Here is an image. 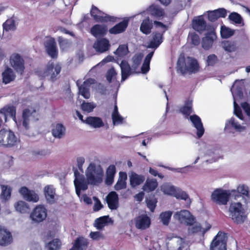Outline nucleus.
Segmentation results:
<instances>
[{
    "label": "nucleus",
    "mask_w": 250,
    "mask_h": 250,
    "mask_svg": "<svg viewBox=\"0 0 250 250\" xmlns=\"http://www.w3.org/2000/svg\"><path fill=\"white\" fill-rule=\"evenodd\" d=\"M107 31L106 26L102 25L96 24L91 29V34L95 37L104 36Z\"/></svg>",
    "instance_id": "obj_34"
},
{
    "label": "nucleus",
    "mask_w": 250,
    "mask_h": 250,
    "mask_svg": "<svg viewBox=\"0 0 250 250\" xmlns=\"http://www.w3.org/2000/svg\"><path fill=\"white\" fill-rule=\"evenodd\" d=\"M208 13V19L211 21H214L220 18H225L227 16V11L224 8L209 11Z\"/></svg>",
    "instance_id": "obj_23"
},
{
    "label": "nucleus",
    "mask_w": 250,
    "mask_h": 250,
    "mask_svg": "<svg viewBox=\"0 0 250 250\" xmlns=\"http://www.w3.org/2000/svg\"><path fill=\"white\" fill-rule=\"evenodd\" d=\"M215 38V35L213 31H211L206 34L203 38L202 46L205 49H209L212 44L213 40Z\"/></svg>",
    "instance_id": "obj_33"
},
{
    "label": "nucleus",
    "mask_w": 250,
    "mask_h": 250,
    "mask_svg": "<svg viewBox=\"0 0 250 250\" xmlns=\"http://www.w3.org/2000/svg\"><path fill=\"white\" fill-rule=\"evenodd\" d=\"M153 27V23L149 17L144 19L140 25V30L144 34L148 35L151 33Z\"/></svg>",
    "instance_id": "obj_32"
},
{
    "label": "nucleus",
    "mask_w": 250,
    "mask_h": 250,
    "mask_svg": "<svg viewBox=\"0 0 250 250\" xmlns=\"http://www.w3.org/2000/svg\"><path fill=\"white\" fill-rule=\"evenodd\" d=\"M148 11L152 17L158 19H162L164 15V10L158 5H152L148 8Z\"/></svg>",
    "instance_id": "obj_24"
},
{
    "label": "nucleus",
    "mask_w": 250,
    "mask_h": 250,
    "mask_svg": "<svg viewBox=\"0 0 250 250\" xmlns=\"http://www.w3.org/2000/svg\"><path fill=\"white\" fill-rule=\"evenodd\" d=\"M109 46V41L107 39L103 38L95 42L93 44V48L97 52L102 53L108 50Z\"/></svg>",
    "instance_id": "obj_21"
},
{
    "label": "nucleus",
    "mask_w": 250,
    "mask_h": 250,
    "mask_svg": "<svg viewBox=\"0 0 250 250\" xmlns=\"http://www.w3.org/2000/svg\"><path fill=\"white\" fill-rule=\"evenodd\" d=\"M161 191L165 194L173 196L175 193L176 188L170 183H164L161 187Z\"/></svg>",
    "instance_id": "obj_44"
},
{
    "label": "nucleus",
    "mask_w": 250,
    "mask_h": 250,
    "mask_svg": "<svg viewBox=\"0 0 250 250\" xmlns=\"http://www.w3.org/2000/svg\"><path fill=\"white\" fill-rule=\"evenodd\" d=\"M243 87V82L241 81H236L231 88V91L234 98V102L235 101L236 97L241 98L243 95L242 88Z\"/></svg>",
    "instance_id": "obj_26"
},
{
    "label": "nucleus",
    "mask_w": 250,
    "mask_h": 250,
    "mask_svg": "<svg viewBox=\"0 0 250 250\" xmlns=\"http://www.w3.org/2000/svg\"><path fill=\"white\" fill-rule=\"evenodd\" d=\"M178 70L181 73L192 74L198 72L200 69V66L196 60L188 57L184 59L180 57L177 62Z\"/></svg>",
    "instance_id": "obj_4"
},
{
    "label": "nucleus",
    "mask_w": 250,
    "mask_h": 250,
    "mask_svg": "<svg viewBox=\"0 0 250 250\" xmlns=\"http://www.w3.org/2000/svg\"><path fill=\"white\" fill-rule=\"evenodd\" d=\"M95 106L92 103L83 102L81 105L82 109L87 112H90L93 111Z\"/></svg>",
    "instance_id": "obj_62"
},
{
    "label": "nucleus",
    "mask_w": 250,
    "mask_h": 250,
    "mask_svg": "<svg viewBox=\"0 0 250 250\" xmlns=\"http://www.w3.org/2000/svg\"><path fill=\"white\" fill-rule=\"evenodd\" d=\"M47 216V209L45 206L39 205L32 210L30 218L33 222L39 223L45 220Z\"/></svg>",
    "instance_id": "obj_8"
},
{
    "label": "nucleus",
    "mask_w": 250,
    "mask_h": 250,
    "mask_svg": "<svg viewBox=\"0 0 250 250\" xmlns=\"http://www.w3.org/2000/svg\"><path fill=\"white\" fill-rule=\"evenodd\" d=\"M91 15L97 22H105L113 20V18L99 10L96 7L92 6Z\"/></svg>",
    "instance_id": "obj_16"
},
{
    "label": "nucleus",
    "mask_w": 250,
    "mask_h": 250,
    "mask_svg": "<svg viewBox=\"0 0 250 250\" xmlns=\"http://www.w3.org/2000/svg\"><path fill=\"white\" fill-rule=\"evenodd\" d=\"M170 244H176V247H174V248L177 250H187L188 247V243L185 239L179 237H174L172 238Z\"/></svg>",
    "instance_id": "obj_25"
},
{
    "label": "nucleus",
    "mask_w": 250,
    "mask_h": 250,
    "mask_svg": "<svg viewBox=\"0 0 250 250\" xmlns=\"http://www.w3.org/2000/svg\"><path fill=\"white\" fill-rule=\"evenodd\" d=\"M129 177L130 185L132 187H135L140 185L145 179L144 176L138 175L133 171L129 173Z\"/></svg>",
    "instance_id": "obj_30"
},
{
    "label": "nucleus",
    "mask_w": 250,
    "mask_h": 250,
    "mask_svg": "<svg viewBox=\"0 0 250 250\" xmlns=\"http://www.w3.org/2000/svg\"><path fill=\"white\" fill-rule=\"evenodd\" d=\"M143 55L142 54H139L135 55L132 58V70H133L134 72H136V69L138 67V66L140 65L142 58Z\"/></svg>",
    "instance_id": "obj_55"
},
{
    "label": "nucleus",
    "mask_w": 250,
    "mask_h": 250,
    "mask_svg": "<svg viewBox=\"0 0 250 250\" xmlns=\"http://www.w3.org/2000/svg\"><path fill=\"white\" fill-rule=\"evenodd\" d=\"M127 175L125 172H120L119 178L117 183L114 186V188L117 190H119L126 188Z\"/></svg>",
    "instance_id": "obj_38"
},
{
    "label": "nucleus",
    "mask_w": 250,
    "mask_h": 250,
    "mask_svg": "<svg viewBox=\"0 0 250 250\" xmlns=\"http://www.w3.org/2000/svg\"><path fill=\"white\" fill-rule=\"evenodd\" d=\"M93 82L92 79L87 80L84 82L83 84L79 87V93L85 99H88L90 97L89 86L91 83Z\"/></svg>",
    "instance_id": "obj_31"
},
{
    "label": "nucleus",
    "mask_w": 250,
    "mask_h": 250,
    "mask_svg": "<svg viewBox=\"0 0 250 250\" xmlns=\"http://www.w3.org/2000/svg\"><path fill=\"white\" fill-rule=\"evenodd\" d=\"M233 106L234 114L237 118L231 117L227 121L226 125H231L237 132H244L247 129V124L244 120L241 110L235 101L233 102Z\"/></svg>",
    "instance_id": "obj_3"
},
{
    "label": "nucleus",
    "mask_w": 250,
    "mask_h": 250,
    "mask_svg": "<svg viewBox=\"0 0 250 250\" xmlns=\"http://www.w3.org/2000/svg\"><path fill=\"white\" fill-rule=\"evenodd\" d=\"M189 39L191 40V43L194 45H197L200 43L199 36L195 33H191L189 35Z\"/></svg>",
    "instance_id": "obj_64"
},
{
    "label": "nucleus",
    "mask_w": 250,
    "mask_h": 250,
    "mask_svg": "<svg viewBox=\"0 0 250 250\" xmlns=\"http://www.w3.org/2000/svg\"><path fill=\"white\" fill-rule=\"evenodd\" d=\"M2 82L5 84L9 83L15 78V75L13 70L9 67L6 68L2 73Z\"/></svg>",
    "instance_id": "obj_39"
},
{
    "label": "nucleus",
    "mask_w": 250,
    "mask_h": 250,
    "mask_svg": "<svg viewBox=\"0 0 250 250\" xmlns=\"http://www.w3.org/2000/svg\"><path fill=\"white\" fill-rule=\"evenodd\" d=\"M236 193L234 195H232L234 198L235 195H240L242 197L250 198V190L249 187L245 184H241L238 185L236 189H235Z\"/></svg>",
    "instance_id": "obj_27"
},
{
    "label": "nucleus",
    "mask_w": 250,
    "mask_h": 250,
    "mask_svg": "<svg viewBox=\"0 0 250 250\" xmlns=\"http://www.w3.org/2000/svg\"><path fill=\"white\" fill-rule=\"evenodd\" d=\"M162 34L161 33H155L152 39L148 45V47L157 48L162 42Z\"/></svg>",
    "instance_id": "obj_47"
},
{
    "label": "nucleus",
    "mask_w": 250,
    "mask_h": 250,
    "mask_svg": "<svg viewBox=\"0 0 250 250\" xmlns=\"http://www.w3.org/2000/svg\"><path fill=\"white\" fill-rule=\"evenodd\" d=\"M158 186V183L156 180H147L143 187L144 190L149 192L154 190Z\"/></svg>",
    "instance_id": "obj_52"
},
{
    "label": "nucleus",
    "mask_w": 250,
    "mask_h": 250,
    "mask_svg": "<svg viewBox=\"0 0 250 250\" xmlns=\"http://www.w3.org/2000/svg\"><path fill=\"white\" fill-rule=\"evenodd\" d=\"M110 218L107 216H104L97 218L94 222V226L98 229H102L108 224Z\"/></svg>",
    "instance_id": "obj_46"
},
{
    "label": "nucleus",
    "mask_w": 250,
    "mask_h": 250,
    "mask_svg": "<svg viewBox=\"0 0 250 250\" xmlns=\"http://www.w3.org/2000/svg\"><path fill=\"white\" fill-rule=\"evenodd\" d=\"M157 202V199L155 197H152L147 200V206L151 211L153 212L154 210Z\"/></svg>",
    "instance_id": "obj_61"
},
{
    "label": "nucleus",
    "mask_w": 250,
    "mask_h": 250,
    "mask_svg": "<svg viewBox=\"0 0 250 250\" xmlns=\"http://www.w3.org/2000/svg\"><path fill=\"white\" fill-rule=\"evenodd\" d=\"M227 234L219 231L212 240L210 250H226Z\"/></svg>",
    "instance_id": "obj_9"
},
{
    "label": "nucleus",
    "mask_w": 250,
    "mask_h": 250,
    "mask_svg": "<svg viewBox=\"0 0 250 250\" xmlns=\"http://www.w3.org/2000/svg\"><path fill=\"white\" fill-rule=\"evenodd\" d=\"M84 177L77 170L74 171V181L76 194L79 196L81 190L87 188L88 185H98L103 181L104 171L102 167L94 162H90L85 170Z\"/></svg>",
    "instance_id": "obj_1"
},
{
    "label": "nucleus",
    "mask_w": 250,
    "mask_h": 250,
    "mask_svg": "<svg viewBox=\"0 0 250 250\" xmlns=\"http://www.w3.org/2000/svg\"><path fill=\"white\" fill-rule=\"evenodd\" d=\"M134 223L137 229L145 230L149 228L151 224V220L147 214H144L135 218Z\"/></svg>",
    "instance_id": "obj_11"
},
{
    "label": "nucleus",
    "mask_w": 250,
    "mask_h": 250,
    "mask_svg": "<svg viewBox=\"0 0 250 250\" xmlns=\"http://www.w3.org/2000/svg\"><path fill=\"white\" fill-rule=\"evenodd\" d=\"M191 107V101H188L185 105L181 108L180 112L185 115H189L192 111Z\"/></svg>",
    "instance_id": "obj_57"
},
{
    "label": "nucleus",
    "mask_w": 250,
    "mask_h": 250,
    "mask_svg": "<svg viewBox=\"0 0 250 250\" xmlns=\"http://www.w3.org/2000/svg\"><path fill=\"white\" fill-rule=\"evenodd\" d=\"M17 24L13 19H8L3 24V31L6 32L14 31L16 28Z\"/></svg>",
    "instance_id": "obj_50"
},
{
    "label": "nucleus",
    "mask_w": 250,
    "mask_h": 250,
    "mask_svg": "<svg viewBox=\"0 0 250 250\" xmlns=\"http://www.w3.org/2000/svg\"><path fill=\"white\" fill-rule=\"evenodd\" d=\"M43 191L47 202L50 204L55 203L57 200V197L53 187L51 186H47L44 187Z\"/></svg>",
    "instance_id": "obj_20"
},
{
    "label": "nucleus",
    "mask_w": 250,
    "mask_h": 250,
    "mask_svg": "<svg viewBox=\"0 0 250 250\" xmlns=\"http://www.w3.org/2000/svg\"><path fill=\"white\" fill-rule=\"evenodd\" d=\"M15 210L21 213H26L29 210V206L28 203L23 201H19L14 205Z\"/></svg>",
    "instance_id": "obj_41"
},
{
    "label": "nucleus",
    "mask_w": 250,
    "mask_h": 250,
    "mask_svg": "<svg viewBox=\"0 0 250 250\" xmlns=\"http://www.w3.org/2000/svg\"><path fill=\"white\" fill-rule=\"evenodd\" d=\"M106 201L109 208L116 209L119 206L118 195L115 191L110 192L106 196Z\"/></svg>",
    "instance_id": "obj_22"
},
{
    "label": "nucleus",
    "mask_w": 250,
    "mask_h": 250,
    "mask_svg": "<svg viewBox=\"0 0 250 250\" xmlns=\"http://www.w3.org/2000/svg\"><path fill=\"white\" fill-rule=\"evenodd\" d=\"M87 245V240L83 237L78 238L70 250H83Z\"/></svg>",
    "instance_id": "obj_45"
},
{
    "label": "nucleus",
    "mask_w": 250,
    "mask_h": 250,
    "mask_svg": "<svg viewBox=\"0 0 250 250\" xmlns=\"http://www.w3.org/2000/svg\"><path fill=\"white\" fill-rule=\"evenodd\" d=\"M61 69L59 63L49 62L44 69L38 72V75L41 78H47L51 82H54L59 78Z\"/></svg>",
    "instance_id": "obj_5"
},
{
    "label": "nucleus",
    "mask_w": 250,
    "mask_h": 250,
    "mask_svg": "<svg viewBox=\"0 0 250 250\" xmlns=\"http://www.w3.org/2000/svg\"><path fill=\"white\" fill-rule=\"evenodd\" d=\"M128 53V47L127 45L123 44L119 46L115 53L119 57L126 55Z\"/></svg>",
    "instance_id": "obj_58"
},
{
    "label": "nucleus",
    "mask_w": 250,
    "mask_h": 250,
    "mask_svg": "<svg viewBox=\"0 0 250 250\" xmlns=\"http://www.w3.org/2000/svg\"><path fill=\"white\" fill-rule=\"evenodd\" d=\"M192 27L195 30L202 32L206 29V22L202 17H196L193 20Z\"/></svg>",
    "instance_id": "obj_29"
},
{
    "label": "nucleus",
    "mask_w": 250,
    "mask_h": 250,
    "mask_svg": "<svg viewBox=\"0 0 250 250\" xmlns=\"http://www.w3.org/2000/svg\"><path fill=\"white\" fill-rule=\"evenodd\" d=\"M112 119L114 125H118L122 124L123 122L124 118L118 112L116 104L114 106V111L112 114Z\"/></svg>",
    "instance_id": "obj_48"
},
{
    "label": "nucleus",
    "mask_w": 250,
    "mask_h": 250,
    "mask_svg": "<svg viewBox=\"0 0 250 250\" xmlns=\"http://www.w3.org/2000/svg\"><path fill=\"white\" fill-rule=\"evenodd\" d=\"M191 223L192 224H188V225L189 227L188 232L189 235L201 233L202 235H204L210 228V225H208L206 228L203 227L200 223L196 221V218H194V221Z\"/></svg>",
    "instance_id": "obj_14"
},
{
    "label": "nucleus",
    "mask_w": 250,
    "mask_h": 250,
    "mask_svg": "<svg viewBox=\"0 0 250 250\" xmlns=\"http://www.w3.org/2000/svg\"><path fill=\"white\" fill-rule=\"evenodd\" d=\"M61 242L58 239H54L45 245L46 250H59L61 247Z\"/></svg>",
    "instance_id": "obj_49"
},
{
    "label": "nucleus",
    "mask_w": 250,
    "mask_h": 250,
    "mask_svg": "<svg viewBox=\"0 0 250 250\" xmlns=\"http://www.w3.org/2000/svg\"><path fill=\"white\" fill-rule=\"evenodd\" d=\"M44 45L47 54L52 58H56L58 50L55 40L53 38L47 39L45 42Z\"/></svg>",
    "instance_id": "obj_18"
},
{
    "label": "nucleus",
    "mask_w": 250,
    "mask_h": 250,
    "mask_svg": "<svg viewBox=\"0 0 250 250\" xmlns=\"http://www.w3.org/2000/svg\"><path fill=\"white\" fill-rule=\"evenodd\" d=\"M230 20L234 22L235 23L240 24L242 21V19L241 16L237 13L233 12L229 15Z\"/></svg>",
    "instance_id": "obj_60"
},
{
    "label": "nucleus",
    "mask_w": 250,
    "mask_h": 250,
    "mask_svg": "<svg viewBox=\"0 0 250 250\" xmlns=\"http://www.w3.org/2000/svg\"><path fill=\"white\" fill-rule=\"evenodd\" d=\"M36 113L35 110H30L29 109H25L23 111L22 114L23 122L22 125L25 128H28V125L29 121L31 120L34 117V115Z\"/></svg>",
    "instance_id": "obj_43"
},
{
    "label": "nucleus",
    "mask_w": 250,
    "mask_h": 250,
    "mask_svg": "<svg viewBox=\"0 0 250 250\" xmlns=\"http://www.w3.org/2000/svg\"><path fill=\"white\" fill-rule=\"evenodd\" d=\"M222 47L225 51L229 53L234 52L238 49L236 42L232 41L222 42Z\"/></svg>",
    "instance_id": "obj_35"
},
{
    "label": "nucleus",
    "mask_w": 250,
    "mask_h": 250,
    "mask_svg": "<svg viewBox=\"0 0 250 250\" xmlns=\"http://www.w3.org/2000/svg\"><path fill=\"white\" fill-rule=\"evenodd\" d=\"M117 73L114 68L109 69L106 73V79L109 83L114 82L116 81Z\"/></svg>",
    "instance_id": "obj_56"
},
{
    "label": "nucleus",
    "mask_w": 250,
    "mask_h": 250,
    "mask_svg": "<svg viewBox=\"0 0 250 250\" xmlns=\"http://www.w3.org/2000/svg\"><path fill=\"white\" fill-rule=\"evenodd\" d=\"M235 193V189L226 190L217 188L212 192L211 200L213 203L218 205H226L230 197Z\"/></svg>",
    "instance_id": "obj_6"
},
{
    "label": "nucleus",
    "mask_w": 250,
    "mask_h": 250,
    "mask_svg": "<svg viewBox=\"0 0 250 250\" xmlns=\"http://www.w3.org/2000/svg\"><path fill=\"white\" fill-rule=\"evenodd\" d=\"M189 119L197 130L198 137H201L205 130L200 118L196 115H193L189 117Z\"/></svg>",
    "instance_id": "obj_19"
},
{
    "label": "nucleus",
    "mask_w": 250,
    "mask_h": 250,
    "mask_svg": "<svg viewBox=\"0 0 250 250\" xmlns=\"http://www.w3.org/2000/svg\"><path fill=\"white\" fill-rule=\"evenodd\" d=\"M128 20H125L118 24L115 25L114 27L110 28L109 32L110 34H117L125 31L128 25Z\"/></svg>",
    "instance_id": "obj_28"
},
{
    "label": "nucleus",
    "mask_w": 250,
    "mask_h": 250,
    "mask_svg": "<svg viewBox=\"0 0 250 250\" xmlns=\"http://www.w3.org/2000/svg\"><path fill=\"white\" fill-rule=\"evenodd\" d=\"M19 192L23 198L28 202L37 203L39 200L38 193L33 190H29L25 187H21Z\"/></svg>",
    "instance_id": "obj_13"
},
{
    "label": "nucleus",
    "mask_w": 250,
    "mask_h": 250,
    "mask_svg": "<svg viewBox=\"0 0 250 250\" xmlns=\"http://www.w3.org/2000/svg\"><path fill=\"white\" fill-rule=\"evenodd\" d=\"M13 242L11 233L6 228L0 226V246H7Z\"/></svg>",
    "instance_id": "obj_15"
},
{
    "label": "nucleus",
    "mask_w": 250,
    "mask_h": 250,
    "mask_svg": "<svg viewBox=\"0 0 250 250\" xmlns=\"http://www.w3.org/2000/svg\"><path fill=\"white\" fill-rule=\"evenodd\" d=\"M173 196L175 197L177 199H178L184 200L185 201H190L188 195L186 192L183 191H178L176 189Z\"/></svg>",
    "instance_id": "obj_59"
},
{
    "label": "nucleus",
    "mask_w": 250,
    "mask_h": 250,
    "mask_svg": "<svg viewBox=\"0 0 250 250\" xmlns=\"http://www.w3.org/2000/svg\"><path fill=\"white\" fill-rule=\"evenodd\" d=\"M18 142V138L13 132L0 130V146H12L16 145Z\"/></svg>",
    "instance_id": "obj_7"
},
{
    "label": "nucleus",
    "mask_w": 250,
    "mask_h": 250,
    "mask_svg": "<svg viewBox=\"0 0 250 250\" xmlns=\"http://www.w3.org/2000/svg\"><path fill=\"white\" fill-rule=\"evenodd\" d=\"M218 61L217 56L214 54H211L208 56L207 59V63L208 65L213 66Z\"/></svg>",
    "instance_id": "obj_63"
},
{
    "label": "nucleus",
    "mask_w": 250,
    "mask_h": 250,
    "mask_svg": "<svg viewBox=\"0 0 250 250\" xmlns=\"http://www.w3.org/2000/svg\"><path fill=\"white\" fill-rule=\"evenodd\" d=\"M172 214V211L169 210L163 212L160 214L159 218L163 225H167L168 224Z\"/></svg>",
    "instance_id": "obj_54"
},
{
    "label": "nucleus",
    "mask_w": 250,
    "mask_h": 250,
    "mask_svg": "<svg viewBox=\"0 0 250 250\" xmlns=\"http://www.w3.org/2000/svg\"><path fill=\"white\" fill-rule=\"evenodd\" d=\"M247 199L240 195H235L229 206L228 213L229 217L237 224L243 223L247 218L248 209Z\"/></svg>",
    "instance_id": "obj_2"
},
{
    "label": "nucleus",
    "mask_w": 250,
    "mask_h": 250,
    "mask_svg": "<svg viewBox=\"0 0 250 250\" xmlns=\"http://www.w3.org/2000/svg\"><path fill=\"white\" fill-rule=\"evenodd\" d=\"M174 218L181 224L187 226L192 224L195 218L188 210H181L175 213Z\"/></svg>",
    "instance_id": "obj_10"
},
{
    "label": "nucleus",
    "mask_w": 250,
    "mask_h": 250,
    "mask_svg": "<svg viewBox=\"0 0 250 250\" xmlns=\"http://www.w3.org/2000/svg\"><path fill=\"white\" fill-rule=\"evenodd\" d=\"M122 81H124L131 74V69L127 62L122 61L120 64Z\"/></svg>",
    "instance_id": "obj_37"
},
{
    "label": "nucleus",
    "mask_w": 250,
    "mask_h": 250,
    "mask_svg": "<svg viewBox=\"0 0 250 250\" xmlns=\"http://www.w3.org/2000/svg\"><path fill=\"white\" fill-rule=\"evenodd\" d=\"M65 131V127L62 124H58L53 127L52 133L54 137L60 139L64 135Z\"/></svg>",
    "instance_id": "obj_42"
},
{
    "label": "nucleus",
    "mask_w": 250,
    "mask_h": 250,
    "mask_svg": "<svg viewBox=\"0 0 250 250\" xmlns=\"http://www.w3.org/2000/svg\"><path fill=\"white\" fill-rule=\"evenodd\" d=\"M11 66L18 72L22 73L24 69L23 58L18 54H12L10 58Z\"/></svg>",
    "instance_id": "obj_12"
},
{
    "label": "nucleus",
    "mask_w": 250,
    "mask_h": 250,
    "mask_svg": "<svg viewBox=\"0 0 250 250\" xmlns=\"http://www.w3.org/2000/svg\"><path fill=\"white\" fill-rule=\"evenodd\" d=\"M1 189L0 199L5 201L9 199L11 193V188L8 186L1 185Z\"/></svg>",
    "instance_id": "obj_51"
},
{
    "label": "nucleus",
    "mask_w": 250,
    "mask_h": 250,
    "mask_svg": "<svg viewBox=\"0 0 250 250\" xmlns=\"http://www.w3.org/2000/svg\"><path fill=\"white\" fill-rule=\"evenodd\" d=\"M204 153L206 157V162L211 163L217 161L219 158L217 150L204 146L200 149V154Z\"/></svg>",
    "instance_id": "obj_17"
},
{
    "label": "nucleus",
    "mask_w": 250,
    "mask_h": 250,
    "mask_svg": "<svg viewBox=\"0 0 250 250\" xmlns=\"http://www.w3.org/2000/svg\"><path fill=\"white\" fill-rule=\"evenodd\" d=\"M85 123L94 128H100L104 125L102 120L97 117H89L86 118Z\"/></svg>",
    "instance_id": "obj_36"
},
{
    "label": "nucleus",
    "mask_w": 250,
    "mask_h": 250,
    "mask_svg": "<svg viewBox=\"0 0 250 250\" xmlns=\"http://www.w3.org/2000/svg\"><path fill=\"white\" fill-rule=\"evenodd\" d=\"M235 31L225 25L221 27L220 34L223 39H227L234 35Z\"/></svg>",
    "instance_id": "obj_53"
},
{
    "label": "nucleus",
    "mask_w": 250,
    "mask_h": 250,
    "mask_svg": "<svg viewBox=\"0 0 250 250\" xmlns=\"http://www.w3.org/2000/svg\"><path fill=\"white\" fill-rule=\"evenodd\" d=\"M0 113L4 114L5 121L8 117H10L17 124L16 121V108L14 106L5 107L0 111Z\"/></svg>",
    "instance_id": "obj_40"
}]
</instances>
